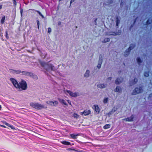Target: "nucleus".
<instances>
[{
	"mask_svg": "<svg viewBox=\"0 0 152 152\" xmlns=\"http://www.w3.org/2000/svg\"><path fill=\"white\" fill-rule=\"evenodd\" d=\"M123 80V79L121 77L117 78L115 81V84L117 85L119 84L122 82Z\"/></svg>",
	"mask_w": 152,
	"mask_h": 152,
	"instance_id": "obj_11",
	"label": "nucleus"
},
{
	"mask_svg": "<svg viewBox=\"0 0 152 152\" xmlns=\"http://www.w3.org/2000/svg\"><path fill=\"white\" fill-rule=\"evenodd\" d=\"M124 1H123L122 0L121 1L120 3V6L121 7L123 6V5L124 4Z\"/></svg>",
	"mask_w": 152,
	"mask_h": 152,
	"instance_id": "obj_38",
	"label": "nucleus"
},
{
	"mask_svg": "<svg viewBox=\"0 0 152 152\" xmlns=\"http://www.w3.org/2000/svg\"><path fill=\"white\" fill-rule=\"evenodd\" d=\"M90 71L88 70H87L84 75V76L86 77H88L90 75Z\"/></svg>",
	"mask_w": 152,
	"mask_h": 152,
	"instance_id": "obj_18",
	"label": "nucleus"
},
{
	"mask_svg": "<svg viewBox=\"0 0 152 152\" xmlns=\"http://www.w3.org/2000/svg\"><path fill=\"white\" fill-rule=\"evenodd\" d=\"M91 113V112L90 110H86L83 112H81L80 114L82 115H84L85 116H86L90 114Z\"/></svg>",
	"mask_w": 152,
	"mask_h": 152,
	"instance_id": "obj_9",
	"label": "nucleus"
},
{
	"mask_svg": "<svg viewBox=\"0 0 152 152\" xmlns=\"http://www.w3.org/2000/svg\"><path fill=\"white\" fill-rule=\"evenodd\" d=\"M101 65L98 64V65L97 66V67L99 69L101 67Z\"/></svg>",
	"mask_w": 152,
	"mask_h": 152,
	"instance_id": "obj_39",
	"label": "nucleus"
},
{
	"mask_svg": "<svg viewBox=\"0 0 152 152\" xmlns=\"http://www.w3.org/2000/svg\"><path fill=\"white\" fill-rule=\"evenodd\" d=\"M2 6L1 5H0V9H1L2 8Z\"/></svg>",
	"mask_w": 152,
	"mask_h": 152,
	"instance_id": "obj_52",
	"label": "nucleus"
},
{
	"mask_svg": "<svg viewBox=\"0 0 152 152\" xmlns=\"http://www.w3.org/2000/svg\"><path fill=\"white\" fill-rule=\"evenodd\" d=\"M46 103L51 106H54L57 105L58 104V102L57 101H55L53 102L51 101H47Z\"/></svg>",
	"mask_w": 152,
	"mask_h": 152,
	"instance_id": "obj_8",
	"label": "nucleus"
},
{
	"mask_svg": "<svg viewBox=\"0 0 152 152\" xmlns=\"http://www.w3.org/2000/svg\"><path fill=\"white\" fill-rule=\"evenodd\" d=\"M121 30H119L118 31V32H117L116 33H115V32H112L111 33V34H110V35H114V36H115V35H119L120 34H121Z\"/></svg>",
	"mask_w": 152,
	"mask_h": 152,
	"instance_id": "obj_16",
	"label": "nucleus"
},
{
	"mask_svg": "<svg viewBox=\"0 0 152 152\" xmlns=\"http://www.w3.org/2000/svg\"><path fill=\"white\" fill-rule=\"evenodd\" d=\"M112 79L111 77H109L107 79V80H110Z\"/></svg>",
	"mask_w": 152,
	"mask_h": 152,
	"instance_id": "obj_45",
	"label": "nucleus"
},
{
	"mask_svg": "<svg viewBox=\"0 0 152 152\" xmlns=\"http://www.w3.org/2000/svg\"><path fill=\"white\" fill-rule=\"evenodd\" d=\"M113 2L112 0H110L108 2H105L104 4V6H106V5H110V4H112Z\"/></svg>",
	"mask_w": 152,
	"mask_h": 152,
	"instance_id": "obj_21",
	"label": "nucleus"
},
{
	"mask_svg": "<svg viewBox=\"0 0 152 152\" xmlns=\"http://www.w3.org/2000/svg\"><path fill=\"white\" fill-rule=\"evenodd\" d=\"M23 12V10H20V12L21 15V16H22V13Z\"/></svg>",
	"mask_w": 152,
	"mask_h": 152,
	"instance_id": "obj_49",
	"label": "nucleus"
},
{
	"mask_svg": "<svg viewBox=\"0 0 152 152\" xmlns=\"http://www.w3.org/2000/svg\"><path fill=\"white\" fill-rule=\"evenodd\" d=\"M22 75L26 76H31L32 75V73L29 72L21 71Z\"/></svg>",
	"mask_w": 152,
	"mask_h": 152,
	"instance_id": "obj_10",
	"label": "nucleus"
},
{
	"mask_svg": "<svg viewBox=\"0 0 152 152\" xmlns=\"http://www.w3.org/2000/svg\"><path fill=\"white\" fill-rule=\"evenodd\" d=\"M79 115L76 113H74V117L77 118H78L79 117Z\"/></svg>",
	"mask_w": 152,
	"mask_h": 152,
	"instance_id": "obj_34",
	"label": "nucleus"
},
{
	"mask_svg": "<svg viewBox=\"0 0 152 152\" xmlns=\"http://www.w3.org/2000/svg\"><path fill=\"white\" fill-rule=\"evenodd\" d=\"M30 76L32 77L34 79L37 80L38 79V77L36 75H34L33 73L32 75Z\"/></svg>",
	"mask_w": 152,
	"mask_h": 152,
	"instance_id": "obj_27",
	"label": "nucleus"
},
{
	"mask_svg": "<svg viewBox=\"0 0 152 152\" xmlns=\"http://www.w3.org/2000/svg\"><path fill=\"white\" fill-rule=\"evenodd\" d=\"M61 142L64 145H71V144L70 142L66 141H61Z\"/></svg>",
	"mask_w": 152,
	"mask_h": 152,
	"instance_id": "obj_19",
	"label": "nucleus"
},
{
	"mask_svg": "<svg viewBox=\"0 0 152 152\" xmlns=\"http://www.w3.org/2000/svg\"><path fill=\"white\" fill-rule=\"evenodd\" d=\"M4 124L6 126H8V127H10L12 129H14V128L13 126L11 125L10 124H8V123H7L5 122L4 123Z\"/></svg>",
	"mask_w": 152,
	"mask_h": 152,
	"instance_id": "obj_25",
	"label": "nucleus"
},
{
	"mask_svg": "<svg viewBox=\"0 0 152 152\" xmlns=\"http://www.w3.org/2000/svg\"><path fill=\"white\" fill-rule=\"evenodd\" d=\"M58 26H59V25H61V22L60 21L58 22Z\"/></svg>",
	"mask_w": 152,
	"mask_h": 152,
	"instance_id": "obj_47",
	"label": "nucleus"
},
{
	"mask_svg": "<svg viewBox=\"0 0 152 152\" xmlns=\"http://www.w3.org/2000/svg\"><path fill=\"white\" fill-rule=\"evenodd\" d=\"M102 61L99 60L98 64L102 65Z\"/></svg>",
	"mask_w": 152,
	"mask_h": 152,
	"instance_id": "obj_43",
	"label": "nucleus"
},
{
	"mask_svg": "<svg viewBox=\"0 0 152 152\" xmlns=\"http://www.w3.org/2000/svg\"><path fill=\"white\" fill-rule=\"evenodd\" d=\"M132 25L130 27V28H132Z\"/></svg>",
	"mask_w": 152,
	"mask_h": 152,
	"instance_id": "obj_55",
	"label": "nucleus"
},
{
	"mask_svg": "<svg viewBox=\"0 0 152 152\" xmlns=\"http://www.w3.org/2000/svg\"><path fill=\"white\" fill-rule=\"evenodd\" d=\"M97 18H96V19H95V20H94V23L96 25V24H96V21H97Z\"/></svg>",
	"mask_w": 152,
	"mask_h": 152,
	"instance_id": "obj_42",
	"label": "nucleus"
},
{
	"mask_svg": "<svg viewBox=\"0 0 152 152\" xmlns=\"http://www.w3.org/2000/svg\"><path fill=\"white\" fill-rule=\"evenodd\" d=\"M117 110V108H115V107H114L112 110V111H113L114 112H115Z\"/></svg>",
	"mask_w": 152,
	"mask_h": 152,
	"instance_id": "obj_40",
	"label": "nucleus"
},
{
	"mask_svg": "<svg viewBox=\"0 0 152 152\" xmlns=\"http://www.w3.org/2000/svg\"><path fill=\"white\" fill-rule=\"evenodd\" d=\"M137 81H138V80H137V79L135 78L134 79L133 83H132V84H131V86H132V85H133L135 84L137 82Z\"/></svg>",
	"mask_w": 152,
	"mask_h": 152,
	"instance_id": "obj_28",
	"label": "nucleus"
},
{
	"mask_svg": "<svg viewBox=\"0 0 152 152\" xmlns=\"http://www.w3.org/2000/svg\"><path fill=\"white\" fill-rule=\"evenodd\" d=\"M93 108L95 110L97 114L99 113L100 110L99 107L97 105H94L93 107Z\"/></svg>",
	"mask_w": 152,
	"mask_h": 152,
	"instance_id": "obj_12",
	"label": "nucleus"
},
{
	"mask_svg": "<svg viewBox=\"0 0 152 152\" xmlns=\"http://www.w3.org/2000/svg\"><path fill=\"white\" fill-rule=\"evenodd\" d=\"M5 33H6V35H5L7 39H8L9 38V37L8 36L7 31H6L5 32Z\"/></svg>",
	"mask_w": 152,
	"mask_h": 152,
	"instance_id": "obj_37",
	"label": "nucleus"
},
{
	"mask_svg": "<svg viewBox=\"0 0 152 152\" xmlns=\"http://www.w3.org/2000/svg\"><path fill=\"white\" fill-rule=\"evenodd\" d=\"M149 72H145L144 73V75L145 77H148L149 76Z\"/></svg>",
	"mask_w": 152,
	"mask_h": 152,
	"instance_id": "obj_32",
	"label": "nucleus"
},
{
	"mask_svg": "<svg viewBox=\"0 0 152 152\" xmlns=\"http://www.w3.org/2000/svg\"><path fill=\"white\" fill-rule=\"evenodd\" d=\"M75 1V0H71L70 3L71 4V3Z\"/></svg>",
	"mask_w": 152,
	"mask_h": 152,
	"instance_id": "obj_48",
	"label": "nucleus"
},
{
	"mask_svg": "<svg viewBox=\"0 0 152 152\" xmlns=\"http://www.w3.org/2000/svg\"><path fill=\"white\" fill-rule=\"evenodd\" d=\"M143 91V89L141 87H140L139 88H136L132 93V94L133 95H135L139 93L142 92Z\"/></svg>",
	"mask_w": 152,
	"mask_h": 152,
	"instance_id": "obj_6",
	"label": "nucleus"
},
{
	"mask_svg": "<svg viewBox=\"0 0 152 152\" xmlns=\"http://www.w3.org/2000/svg\"><path fill=\"white\" fill-rule=\"evenodd\" d=\"M121 18L118 16L116 17V26L118 27V25L120 23Z\"/></svg>",
	"mask_w": 152,
	"mask_h": 152,
	"instance_id": "obj_13",
	"label": "nucleus"
},
{
	"mask_svg": "<svg viewBox=\"0 0 152 152\" xmlns=\"http://www.w3.org/2000/svg\"><path fill=\"white\" fill-rule=\"evenodd\" d=\"M59 1H61V0H59Z\"/></svg>",
	"mask_w": 152,
	"mask_h": 152,
	"instance_id": "obj_56",
	"label": "nucleus"
},
{
	"mask_svg": "<svg viewBox=\"0 0 152 152\" xmlns=\"http://www.w3.org/2000/svg\"><path fill=\"white\" fill-rule=\"evenodd\" d=\"M58 100L60 102L63 104H64L66 105H67V104L66 103L64 99L59 98L58 99Z\"/></svg>",
	"mask_w": 152,
	"mask_h": 152,
	"instance_id": "obj_20",
	"label": "nucleus"
},
{
	"mask_svg": "<svg viewBox=\"0 0 152 152\" xmlns=\"http://www.w3.org/2000/svg\"><path fill=\"white\" fill-rule=\"evenodd\" d=\"M40 64L41 66L48 72H50L51 71H54L56 70L55 67L49 62L46 63L41 61L40 62Z\"/></svg>",
	"mask_w": 152,
	"mask_h": 152,
	"instance_id": "obj_2",
	"label": "nucleus"
},
{
	"mask_svg": "<svg viewBox=\"0 0 152 152\" xmlns=\"http://www.w3.org/2000/svg\"><path fill=\"white\" fill-rule=\"evenodd\" d=\"M110 124H106L104 126L103 128L104 129H106L110 128Z\"/></svg>",
	"mask_w": 152,
	"mask_h": 152,
	"instance_id": "obj_24",
	"label": "nucleus"
},
{
	"mask_svg": "<svg viewBox=\"0 0 152 152\" xmlns=\"http://www.w3.org/2000/svg\"><path fill=\"white\" fill-rule=\"evenodd\" d=\"M122 91V90L121 87L118 86H117L114 90L115 92L118 93H121Z\"/></svg>",
	"mask_w": 152,
	"mask_h": 152,
	"instance_id": "obj_14",
	"label": "nucleus"
},
{
	"mask_svg": "<svg viewBox=\"0 0 152 152\" xmlns=\"http://www.w3.org/2000/svg\"><path fill=\"white\" fill-rule=\"evenodd\" d=\"M106 85L104 84H99L97 85L98 88H104L106 87Z\"/></svg>",
	"mask_w": 152,
	"mask_h": 152,
	"instance_id": "obj_17",
	"label": "nucleus"
},
{
	"mask_svg": "<svg viewBox=\"0 0 152 152\" xmlns=\"http://www.w3.org/2000/svg\"><path fill=\"white\" fill-rule=\"evenodd\" d=\"M67 102L70 105H71V101L70 100H67Z\"/></svg>",
	"mask_w": 152,
	"mask_h": 152,
	"instance_id": "obj_46",
	"label": "nucleus"
},
{
	"mask_svg": "<svg viewBox=\"0 0 152 152\" xmlns=\"http://www.w3.org/2000/svg\"><path fill=\"white\" fill-rule=\"evenodd\" d=\"M110 41V39L109 38H105L103 41H102L103 42H107Z\"/></svg>",
	"mask_w": 152,
	"mask_h": 152,
	"instance_id": "obj_29",
	"label": "nucleus"
},
{
	"mask_svg": "<svg viewBox=\"0 0 152 152\" xmlns=\"http://www.w3.org/2000/svg\"><path fill=\"white\" fill-rule=\"evenodd\" d=\"M67 150H73V151H76L75 149H72V148H68V149H67Z\"/></svg>",
	"mask_w": 152,
	"mask_h": 152,
	"instance_id": "obj_44",
	"label": "nucleus"
},
{
	"mask_svg": "<svg viewBox=\"0 0 152 152\" xmlns=\"http://www.w3.org/2000/svg\"><path fill=\"white\" fill-rule=\"evenodd\" d=\"M133 118L134 115H132L130 117L125 118L124 120L128 121H133Z\"/></svg>",
	"mask_w": 152,
	"mask_h": 152,
	"instance_id": "obj_15",
	"label": "nucleus"
},
{
	"mask_svg": "<svg viewBox=\"0 0 152 152\" xmlns=\"http://www.w3.org/2000/svg\"><path fill=\"white\" fill-rule=\"evenodd\" d=\"M64 92L65 93H66V92L70 96L74 97H76L79 95L78 93L77 92L73 93L71 91L68 90H64Z\"/></svg>",
	"mask_w": 152,
	"mask_h": 152,
	"instance_id": "obj_4",
	"label": "nucleus"
},
{
	"mask_svg": "<svg viewBox=\"0 0 152 152\" xmlns=\"http://www.w3.org/2000/svg\"><path fill=\"white\" fill-rule=\"evenodd\" d=\"M78 134H70V136L73 139H76V137L78 136Z\"/></svg>",
	"mask_w": 152,
	"mask_h": 152,
	"instance_id": "obj_22",
	"label": "nucleus"
},
{
	"mask_svg": "<svg viewBox=\"0 0 152 152\" xmlns=\"http://www.w3.org/2000/svg\"><path fill=\"white\" fill-rule=\"evenodd\" d=\"M37 26H38V29L39 28V20H37Z\"/></svg>",
	"mask_w": 152,
	"mask_h": 152,
	"instance_id": "obj_36",
	"label": "nucleus"
},
{
	"mask_svg": "<svg viewBox=\"0 0 152 152\" xmlns=\"http://www.w3.org/2000/svg\"><path fill=\"white\" fill-rule=\"evenodd\" d=\"M37 12H38L39 13V15L41 16L42 18H44V16H43L42 15V14L39 11H37Z\"/></svg>",
	"mask_w": 152,
	"mask_h": 152,
	"instance_id": "obj_41",
	"label": "nucleus"
},
{
	"mask_svg": "<svg viewBox=\"0 0 152 152\" xmlns=\"http://www.w3.org/2000/svg\"><path fill=\"white\" fill-rule=\"evenodd\" d=\"M1 106L0 105V109H1Z\"/></svg>",
	"mask_w": 152,
	"mask_h": 152,
	"instance_id": "obj_54",
	"label": "nucleus"
},
{
	"mask_svg": "<svg viewBox=\"0 0 152 152\" xmlns=\"http://www.w3.org/2000/svg\"><path fill=\"white\" fill-rule=\"evenodd\" d=\"M30 105L32 107L38 110H40L42 109H46L47 107L45 105H42L36 102H31Z\"/></svg>",
	"mask_w": 152,
	"mask_h": 152,
	"instance_id": "obj_3",
	"label": "nucleus"
},
{
	"mask_svg": "<svg viewBox=\"0 0 152 152\" xmlns=\"http://www.w3.org/2000/svg\"><path fill=\"white\" fill-rule=\"evenodd\" d=\"M152 23V20L150 18L148 19L146 22L147 24H150Z\"/></svg>",
	"mask_w": 152,
	"mask_h": 152,
	"instance_id": "obj_26",
	"label": "nucleus"
},
{
	"mask_svg": "<svg viewBox=\"0 0 152 152\" xmlns=\"http://www.w3.org/2000/svg\"><path fill=\"white\" fill-rule=\"evenodd\" d=\"M10 80L11 82L14 86L16 88L21 90H26L27 88V85L26 81L22 80L19 83L14 78H10Z\"/></svg>",
	"mask_w": 152,
	"mask_h": 152,
	"instance_id": "obj_1",
	"label": "nucleus"
},
{
	"mask_svg": "<svg viewBox=\"0 0 152 152\" xmlns=\"http://www.w3.org/2000/svg\"><path fill=\"white\" fill-rule=\"evenodd\" d=\"M52 30L51 28L50 27H49L48 28V32L49 34H50Z\"/></svg>",
	"mask_w": 152,
	"mask_h": 152,
	"instance_id": "obj_35",
	"label": "nucleus"
},
{
	"mask_svg": "<svg viewBox=\"0 0 152 152\" xmlns=\"http://www.w3.org/2000/svg\"><path fill=\"white\" fill-rule=\"evenodd\" d=\"M1 126L4 128L6 127V126H5L4 125H1Z\"/></svg>",
	"mask_w": 152,
	"mask_h": 152,
	"instance_id": "obj_51",
	"label": "nucleus"
},
{
	"mask_svg": "<svg viewBox=\"0 0 152 152\" xmlns=\"http://www.w3.org/2000/svg\"><path fill=\"white\" fill-rule=\"evenodd\" d=\"M99 60L102 61V56L101 54L99 55Z\"/></svg>",
	"mask_w": 152,
	"mask_h": 152,
	"instance_id": "obj_33",
	"label": "nucleus"
},
{
	"mask_svg": "<svg viewBox=\"0 0 152 152\" xmlns=\"http://www.w3.org/2000/svg\"><path fill=\"white\" fill-rule=\"evenodd\" d=\"M0 35L1 37L3 36V33H2L0 32Z\"/></svg>",
	"mask_w": 152,
	"mask_h": 152,
	"instance_id": "obj_50",
	"label": "nucleus"
},
{
	"mask_svg": "<svg viewBox=\"0 0 152 152\" xmlns=\"http://www.w3.org/2000/svg\"><path fill=\"white\" fill-rule=\"evenodd\" d=\"M136 19L135 20H134V23H135V22L136 20Z\"/></svg>",
	"mask_w": 152,
	"mask_h": 152,
	"instance_id": "obj_53",
	"label": "nucleus"
},
{
	"mask_svg": "<svg viewBox=\"0 0 152 152\" xmlns=\"http://www.w3.org/2000/svg\"><path fill=\"white\" fill-rule=\"evenodd\" d=\"M135 46L134 44H132L130 45L129 48L127 49L124 53V55L125 56H127L129 54L131 50H132Z\"/></svg>",
	"mask_w": 152,
	"mask_h": 152,
	"instance_id": "obj_5",
	"label": "nucleus"
},
{
	"mask_svg": "<svg viewBox=\"0 0 152 152\" xmlns=\"http://www.w3.org/2000/svg\"><path fill=\"white\" fill-rule=\"evenodd\" d=\"M9 70L10 73L14 74H20L21 73V71L20 70H14L12 69H10Z\"/></svg>",
	"mask_w": 152,
	"mask_h": 152,
	"instance_id": "obj_7",
	"label": "nucleus"
},
{
	"mask_svg": "<svg viewBox=\"0 0 152 152\" xmlns=\"http://www.w3.org/2000/svg\"><path fill=\"white\" fill-rule=\"evenodd\" d=\"M137 62L139 64L140 63H141L142 62V60H141L140 58L139 57H138L137 59Z\"/></svg>",
	"mask_w": 152,
	"mask_h": 152,
	"instance_id": "obj_30",
	"label": "nucleus"
},
{
	"mask_svg": "<svg viewBox=\"0 0 152 152\" xmlns=\"http://www.w3.org/2000/svg\"><path fill=\"white\" fill-rule=\"evenodd\" d=\"M5 17L4 16H3L1 20V24H3L5 22Z\"/></svg>",
	"mask_w": 152,
	"mask_h": 152,
	"instance_id": "obj_23",
	"label": "nucleus"
},
{
	"mask_svg": "<svg viewBox=\"0 0 152 152\" xmlns=\"http://www.w3.org/2000/svg\"><path fill=\"white\" fill-rule=\"evenodd\" d=\"M108 98H105L103 100V102L105 104L107 103L108 101Z\"/></svg>",
	"mask_w": 152,
	"mask_h": 152,
	"instance_id": "obj_31",
	"label": "nucleus"
}]
</instances>
